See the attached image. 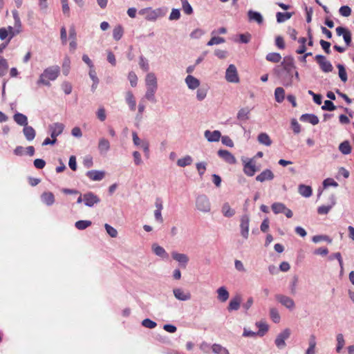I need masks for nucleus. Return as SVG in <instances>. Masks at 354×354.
Returning a JSON list of instances; mask_svg holds the SVG:
<instances>
[{"instance_id": "nucleus-1", "label": "nucleus", "mask_w": 354, "mask_h": 354, "mask_svg": "<svg viewBox=\"0 0 354 354\" xmlns=\"http://www.w3.org/2000/svg\"><path fill=\"white\" fill-rule=\"evenodd\" d=\"M59 74V67L58 66H53L46 68L40 75L37 81V84H44L50 86L49 81H54L57 79Z\"/></svg>"}, {"instance_id": "nucleus-2", "label": "nucleus", "mask_w": 354, "mask_h": 354, "mask_svg": "<svg viewBox=\"0 0 354 354\" xmlns=\"http://www.w3.org/2000/svg\"><path fill=\"white\" fill-rule=\"evenodd\" d=\"M211 203L205 194H200L196 198V208L201 212L209 213L211 211Z\"/></svg>"}, {"instance_id": "nucleus-3", "label": "nucleus", "mask_w": 354, "mask_h": 354, "mask_svg": "<svg viewBox=\"0 0 354 354\" xmlns=\"http://www.w3.org/2000/svg\"><path fill=\"white\" fill-rule=\"evenodd\" d=\"M294 69H295L294 59L290 56H287L283 58L281 64L274 68V71L294 72Z\"/></svg>"}, {"instance_id": "nucleus-4", "label": "nucleus", "mask_w": 354, "mask_h": 354, "mask_svg": "<svg viewBox=\"0 0 354 354\" xmlns=\"http://www.w3.org/2000/svg\"><path fill=\"white\" fill-rule=\"evenodd\" d=\"M290 330L289 328H285L277 335L274 339V344L279 349L282 350L286 348V340L290 337Z\"/></svg>"}, {"instance_id": "nucleus-5", "label": "nucleus", "mask_w": 354, "mask_h": 354, "mask_svg": "<svg viewBox=\"0 0 354 354\" xmlns=\"http://www.w3.org/2000/svg\"><path fill=\"white\" fill-rule=\"evenodd\" d=\"M139 14L145 15V19L149 21H155L158 17L164 15V13H162V11L160 8L153 10L151 8H147L140 10L139 11Z\"/></svg>"}, {"instance_id": "nucleus-6", "label": "nucleus", "mask_w": 354, "mask_h": 354, "mask_svg": "<svg viewBox=\"0 0 354 354\" xmlns=\"http://www.w3.org/2000/svg\"><path fill=\"white\" fill-rule=\"evenodd\" d=\"M275 299L282 306L286 307L289 310H293L295 308V303L294 300L288 296L282 294H277Z\"/></svg>"}, {"instance_id": "nucleus-7", "label": "nucleus", "mask_w": 354, "mask_h": 354, "mask_svg": "<svg viewBox=\"0 0 354 354\" xmlns=\"http://www.w3.org/2000/svg\"><path fill=\"white\" fill-rule=\"evenodd\" d=\"M225 79L227 82L237 83L239 82L236 67L234 64H230L225 72Z\"/></svg>"}, {"instance_id": "nucleus-8", "label": "nucleus", "mask_w": 354, "mask_h": 354, "mask_svg": "<svg viewBox=\"0 0 354 354\" xmlns=\"http://www.w3.org/2000/svg\"><path fill=\"white\" fill-rule=\"evenodd\" d=\"M274 73L280 79L285 86H290L292 84L294 72L274 71Z\"/></svg>"}, {"instance_id": "nucleus-9", "label": "nucleus", "mask_w": 354, "mask_h": 354, "mask_svg": "<svg viewBox=\"0 0 354 354\" xmlns=\"http://www.w3.org/2000/svg\"><path fill=\"white\" fill-rule=\"evenodd\" d=\"M315 60L323 72L329 73L333 71V67L331 63L326 59L325 56L317 55L315 56Z\"/></svg>"}, {"instance_id": "nucleus-10", "label": "nucleus", "mask_w": 354, "mask_h": 354, "mask_svg": "<svg viewBox=\"0 0 354 354\" xmlns=\"http://www.w3.org/2000/svg\"><path fill=\"white\" fill-rule=\"evenodd\" d=\"M84 203L86 206L92 207L100 202V198L91 192H88L83 195Z\"/></svg>"}, {"instance_id": "nucleus-11", "label": "nucleus", "mask_w": 354, "mask_h": 354, "mask_svg": "<svg viewBox=\"0 0 354 354\" xmlns=\"http://www.w3.org/2000/svg\"><path fill=\"white\" fill-rule=\"evenodd\" d=\"M249 224L250 217L248 215L245 214L241 216V234L245 239H248L249 236Z\"/></svg>"}, {"instance_id": "nucleus-12", "label": "nucleus", "mask_w": 354, "mask_h": 354, "mask_svg": "<svg viewBox=\"0 0 354 354\" xmlns=\"http://www.w3.org/2000/svg\"><path fill=\"white\" fill-rule=\"evenodd\" d=\"M64 124L60 122H55L49 125V130L50 131V136L52 138H56L58 136L61 135L64 129Z\"/></svg>"}, {"instance_id": "nucleus-13", "label": "nucleus", "mask_w": 354, "mask_h": 354, "mask_svg": "<svg viewBox=\"0 0 354 354\" xmlns=\"http://www.w3.org/2000/svg\"><path fill=\"white\" fill-rule=\"evenodd\" d=\"M175 298L179 301H188L191 299V294L188 291H184L182 288H176L173 290Z\"/></svg>"}, {"instance_id": "nucleus-14", "label": "nucleus", "mask_w": 354, "mask_h": 354, "mask_svg": "<svg viewBox=\"0 0 354 354\" xmlns=\"http://www.w3.org/2000/svg\"><path fill=\"white\" fill-rule=\"evenodd\" d=\"M171 257L175 261L178 262L180 266H182L183 268H186L189 260L187 254L178 253L175 251L171 252Z\"/></svg>"}, {"instance_id": "nucleus-15", "label": "nucleus", "mask_w": 354, "mask_h": 354, "mask_svg": "<svg viewBox=\"0 0 354 354\" xmlns=\"http://www.w3.org/2000/svg\"><path fill=\"white\" fill-rule=\"evenodd\" d=\"M105 171L102 170H90L86 174V176L93 181H100L105 177Z\"/></svg>"}, {"instance_id": "nucleus-16", "label": "nucleus", "mask_w": 354, "mask_h": 354, "mask_svg": "<svg viewBox=\"0 0 354 354\" xmlns=\"http://www.w3.org/2000/svg\"><path fill=\"white\" fill-rule=\"evenodd\" d=\"M336 32L338 36H342L347 46H350L351 44V32L342 26H339L336 28Z\"/></svg>"}, {"instance_id": "nucleus-17", "label": "nucleus", "mask_w": 354, "mask_h": 354, "mask_svg": "<svg viewBox=\"0 0 354 354\" xmlns=\"http://www.w3.org/2000/svg\"><path fill=\"white\" fill-rule=\"evenodd\" d=\"M111 145L108 139L101 138L99 140L97 149L101 155H106L110 150Z\"/></svg>"}, {"instance_id": "nucleus-18", "label": "nucleus", "mask_w": 354, "mask_h": 354, "mask_svg": "<svg viewBox=\"0 0 354 354\" xmlns=\"http://www.w3.org/2000/svg\"><path fill=\"white\" fill-rule=\"evenodd\" d=\"M146 88H158V81L153 73H149L145 77Z\"/></svg>"}, {"instance_id": "nucleus-19", "label": "nucleus", "mask_w": 354, "mask_h": 354, "mask_svg": "<svg viewBox=\"0 0 354 354\" xmlns=\"http://www.w3.org/2000/svg\"><path fill=\"white\" fill-rule=\"evenodd\" d=\"M274 177L273 172L270 169H265L256 177V180L263 183L266 180H272Z\"/></svg>"}, {"instance_id": "nucleus-20", "label": "nucleus", "mask_w": 354, "mask_h": 354, "mask_svg": "<svg viewBox=\"0 0 354 354\" xmlns=\"http://www.w3.org/2000/svg\"><path fill=\"white\" fill-rule=\"evenodd\" d=\"M185 82L187 87L191 90H195L200 86L199 80L192 75H188L185 77Z\"/></svg>"}, {"instance_id": "nucleus-21", "label": "nucleus", "mask_w": 354, "mask_h": 354, "mask_svg": "<svg viewBox=\"0 0 354 354\" xmlns=\"http://www.w3.org/2000/svg\"><path fill=\"white\" fill-rule=\"evenodd\" d=\"M204 136L209 142H218L221 137V133L217 130L213 131L206 130L204 133Z\"/></svg>"}, {"instance_id": "nucleus-22", "label": "nucleus", "mask_w": 354, "mask_h": 354, "mask_svg": "<svg viewBox=\"0 0 354 354\" xmlns=\"http://www.w3.org/2000/svg\"><path fill=\"white\" fill-rule=\"evenodd\" d=\"M330 205H322L318 207L317 212L319 214H327L330 210L332 209V207L335 205L336 203V199L335 195H331L330 196Z\"/></svg>"}, {"instance_id": "nucleus-23", "label": "nucleus", "mask_w": 354, "mask_h": 354, "mask_svg": "<svg viewBox=\"0 0 354 354\" xmlns=\"http://www.w3.org/2000/svg\"><path fill=\"white\" fill-rule=\"evenodd\" d=\"M218 155L229 164H234L236 162L235 157L228 151L220 149Z\"/></svg>"}, {"instance_id": "nucleus-24", "label": "nucleus", "mask_w": 354, "mask_h": 354, "mask_svg": "<svg viewBox=\"0 0 354 354\" xmlns=\"http://www.w3.org/2000/svg\"><path fill=\"white\" fill-rule=\"evenodd\" d=\"M248 17L250 21H255L258 24H261L263 21V18L261 14L252 10H250L248 12Z\"/></svg>"}, {"instance_id": "nucleus-25", "label": "nucleus", "mask_w": 354, "mask_h": 354, "mask_svg": "<svg viewBox=\"0 0 354 354\" xmlns=\"http://www.w3.org/2000/svg\"><path fill=\"white\" fill-rule=\"evenodd\" d=\"M23 133L28 141H32L35 139L36 136V131L32 127L28 124L24 127Z\"/></svg>"}, {"instance_id": "nucleus-26", "label": "nucleus", "mask_w": 354, "mask_h": 354, "mask_svg": "<svg viewBox=\"0 0 354 354\" xmlns=\"http://www.w3.org/2000/svg\"><path fill=\"white\" fill-rule=\"evenodd\" d=\"M125 101L128 104L129 109L132 111L136 110V102L134 95L131 91H127L125 93Z\"/></svg>"}, {"instance_id": "nucleus-27", "label": "nucleus", "mask_w": 354, "mask_h": 354, "mask_svg": "<svg viewBox=\"0 0 354 354\" xmlns=\"http://www.w3.org/2000/svg\"><path fill=\"white\" fill-rule=\"evenodd\" d=\"M241 298L240 296H236L231 299L227 307L228 311L238 310L240 308Z\"/></svg>"}, {"instance_id": "nucleus-28", "label": "nucleus", "mask_w": 354, "mask_h": 354, "mask_svg": "<svg viewBox=\"0 0 354 354\" xmlns=\"http://www.w3.org/2000/svg\"><path fill=\"white\" fill-rule=\"evenodd\" d=\"M301 122H309L313 125H316L319 123V118L314 114L305 113L300 117Z\"/></svg>"}, {"instance_id": "nucleus-29", "label": "nucleus", "mask_w": 354, "mask_h": 354, "mask_svg": "<svg viewBox=\"0 0 354 354\" xmlns=\"http://www.w3.org/2000/svg\"><path fill=\"white\" fill-rule=\"evenodd\" d=\"M41 199L48 206H50L55 203L54 194L50 192H44L41 196Z\"/></svg>"}, {"instance_id": "nucleus-30", "label": "nucleus", "mask_w": 354, "mask_h": 354, "mask_svg": "<svg viewBox=\"0 0 354 354\" xmlns=\"http://www.w3.org/2000/svg\"><path fill=\"white\" fill-rule=\"evenodd\" d=\"M216 292L218 294L217 299L221 302H225L229 299L230 294L225 287L218 288Z\"/></svg>"}, {"instance_id": "nucleus-31", "label": "nucleus", "mask_w": 354, "mask_h": 354, "mask_svg": "<svg viewBox=\"0 0 354 354\" xmlns=\"http://www.w3.org/2000/svg\"><path fill=\"white\" fill-rule=\"evenodd\" d=\"M221 212L225 217L231 218L232 217L236 212L234 209H232L229 203H224L221 207Z\"/></svg>"}, {"instance_id": "nucleus-32", "label": "nucleus", "mask_w": 354, "mask_h": 354, "mask_svg": "<svg viewBox=\"0 0 354 354\" xmlns=\"http://www.w3.org/2000/svg\"><path fill=\"white\" fill-rule=\"evenodd\" d=\"M13 119L15 122L20 125L25 127L28 125V118L26 115H25L23 113H17L13 115Z\"/></svg>"}, {"instance_id": "nucleus-33", "label": "nucleus", "mask_w": 354, "mask_h": 354, "mask_svg": "<svg viewBox=\"0 0 354 354\" xmlns=\"http://www.w3.org/2000/svg\"><path fill=\"white\" fill-rule=\"evenodd\" d=\"M250 109L248 107L241 108L237 113L236 118L240 121H246L250 118Z\"/></svg>"}, {"instance_id": "nucleus-34", "label": "nucleus", "mask_w": 354, "mask_h": 354, "mask_svg": "<svg viewBox=\"0 0 354 354\" xmlns=\"http://www.w3.org/2000/svg\"><path fill=\"white\" fill-rule=\"evenodd\" d=\"M244 173L248 176H253L257 171L256 166L250 160L244 165Z\"/></svg>"}, {"instance_id": "nucleus-35", "label": "nucleus", "mask_w": 354, "mask_h": 354, "mask_svg": "<svg viewBox=\"0 0 354 354\" xmlns=\"http://www.w3.org/2000/svg\"><path fill=\"white\" fill-rule=\"evenodd\" d=\"M298 192L304 197L308 198L312 195L313 191L311 187L305 185H299Z\"/></svg>"}, {"instance_id": "nucleus-36", "label": "nucleus", "mask_w": 354, "mask_h": 354, "mask_svg": "<svg viewBox=\"0 0 354 354\" xmlns=\"http://www.w3.org/2000/svg\"><path fill=\"white\" fill-rule=\"evenodd\" d=\"M152 250L153 252L158 257H160L163 259H167L169 257V254L165 251V250L157 244H153L152 245Z\"/></svg>"}, {"instance_id": "nucleus-37", "label": "nucleus", "mask_w": 354, "mask_h": 354, "mask_svg": "<svg viewBox=\"0 0 354 354\" xmlns=\"http://www.w3.org/2000/svg\"><path fill=\"white\" fill-rule=\"evenodd\" d=\"M336 341H337V345H336L335 351L337 353H340L346 344V341H345L343 334L338 333L336 335Z\"/></svg>"}, {"instance_id": "nucleus-38", "label": "nucleus", "mask_w": 354, "mask_h": 354, "mask_svg": "<svg viewBox=\"0 0 354 354\" xmlns=\"http://www.w3.org/2000/svg\"><path fill=\"white\" fill-rule=\"evenodd\" d=\"M193 162V158L189 155H187L177 160V165L180 167H185L190 165Z\"/></svg>"}, {"instance_id": "nucleus-39", "label": "nucleus", "mask_w": 354, "mask_h": 354, "mask_svg": "<svg viewBox=\"0 0 354 354\" xmlns=\"http://www.w3.org/2000/svg\"><path fill=\"white\" fill-rule=\"evenodd\" d=\"M257 140L259 143L267 147L270 146L272 144V140L266 133H261L258 136Z\"/></svg>"}, {"instance_id": "nucleus-40", "label": "nucleus", "mask_w": 354, "mask_h": 354, "mask_svg": "<svg viewBox=\"0 0 354 354\" xmlns=\"http://www.w3.org/2000/svg\"><path fill=\"white\" fill-rule=\"evenodd\" d=\"M292 15H293L292 12H278L276 14L277 21L280 24L283 23L284 21H287L288 19H290L292 17Z\"/></svg>"}, {"instance_id": "nucleus-41", "label": "nucleus", "mask_w": 354, "mask_h": 354, "mask_svg": "<svg viewBox=\"0 0 354 354\" xmlns=\"http://www.w3.org/2000/svg\"><path fill=\"white\" fill-rule=\"evenodd\" d=\"M212 350L214 354H230L228 350L225 347L218 344H214L212 346Z\"/></svg>"}, {"instance_id": "nucleus-42", "label": "nucleus", "mask_w": 354, "mask_h": 354, "mask_svg": "<svg viewBox=\"0 0 354 354\" xmlns=\"http://www.w3.org/2000/svg\"><path fill=\"white\" fill-rule=\"evenodd\" d=\"M124 29L121 25H117L113 30V37L115 41H119L123 36Z\"/></svg>"}, {"instance_id": "nucleus-43", "label": "nucleus", "mask_w": 354, "mask_h": 354, "mask_svg": "<svg viewBox=\"0 0 354 354\" xmlns=\"http://www.w3.org/2000/svg\"><path fill=\"white\" fill-rule=\"evenodd\" d=\"M147 88V90H146V92L145 94V97L150 102H156V100L155 94H156L158 88Z\"/></svg>"}, {"instance_id": "nucleus-44", "label": "nucleus", "mask_w": 354, "mask_h": 354, "mask_svg": "<svg viewBox=\"0 0 354 354\" xmlns=\"http://www.w3.org/2000/svg\"><path fill=\"white\" fill-rule=\"evenodd\" d=\"M299 282V278L297 275H295L292 277L290 283H289V288L290 293L295 295L297 293V288Z\"/></svg>"}, {"instance_id": "nucleus-45", "label": "nucleus", "mask_w": 354, "mask_h": 354, "mask_svg": "<svg viewBox=\"0 0 354 354\" xmlns=\"http://www.w3.org/2000/svg\"><path fill=\"white\" fill-rule=\"evenodd\" d=\"M256 326L259 328L257 335L263 337L268 330V325L266 322H259L256 323Z\"/></svg>"}, {"instance_id": "nucleus-46", "label": "nucleus", "mask_w": 354, "mask_h": 354, "mask_svg": "<svg viewBox=\"0 0 354 354\" xmlns=\"http://www.w3.org/2000/svg\"><path fill=\"white\" fill-rule=\"evenodd\" d=\"M274 97L277 102H282L285 97V91L282 87H277L274 91Z\"/></svg>"}, {"instance_id": "nucleus-47", "label": "nucleus", "mask_w": 354, "mask_h": 354, "mask_svg": "<svg viewBox=\"0 0 354 354\" xmlns=\"http://www.w3.org/2000/svg\"><path fill=\"white\" fill-rule=\"evenodd\" d=\"M339 150L344 155L349 154L351 151V147L348 141H344L339 146Z\"/></svg>"}, {"instance_id": "nucleus-48", "label": "nucleus", "mask_w": 354, "mask_h": 354, "mask_svg": "<svg viewBox=\"0 0 354 354\" xmlns=\"http://www.w3.org/2000/svg\"><path fill=\"white\" fill-rule=\"evenodd\" d=\"M270 319L273 321V322L277 324L279 323L281 320V316L278 310L276 308H271L270 309Z\"/></svg>"}, {"instance_id": "nucleus-49", "label": "nucleus", "mask_w": 354, "mask_h": 354, "mask_svg": "<svg viewBox=\"0 0 354 354\" xmlns=\"http://www.w3.org/2000/svg\"><path fill=\"white\" fill-rule=\"evenodd\" d=\"M271 207L273 212L276 214L283 213L286 210V205L281 203H274Z\"/></svg>"}, {"instance_id": "nucleus-50", "label": "nucleus", "mask_w": 354, "mask_h": 354, "mask_svg": "<svg viewBox=\"0 0 354 354\" xmlns=\"http://www.w3.org/2000/svg\"><path fill=\"white\" fill-rule=\"evenodd\" d=\"M266 59L273 63H279L281 59V56L278 53H270L266 55Z\"/></svg>"}, {"instance_id": "nucleus-51", "label": "nucleus", "mask_w": 354, "mask_h": 354, "mask_svg": "<svg viewBox=\"0 0 354 354\" xmlns=\"http://www.w3.org/2000/svg\"><path fill=\"white\" fill-rule=\"evenodd\" d=\"M92 224L91 221L87 220H81L75 222V226L80 230H83L91 226Z\"/></svg>"}, {"instance_id": "nucleus-52", "label": "nucleus", "mask_w": 354, "mask_h": 354, "mask_svg": "<svg viewBox=\"0 0 354 354\" xmlns=\"http://www.w3.org/2000/svg\"><path fill=\"white\" fill-rule=\"evenodd\" d=\"M8 68V64L7 60L3 57H0V77L6 75Z\"/></svg>"}, {"instance_id": "nucleus-53", "label": "nucleus", "mask_w": 354, "mask_h": 354, "mask_svg": "<svg viewBox=\"0 0 354 354\" xmlns=\"http://www.w3.org/2000/svg\"><path fill=\"white\" fill-rule=\"evenodd\" d=\"M337 67L339 70L338 74L339 78L343 82H346L348 80V77L344 66L342 64H337Z\"/></svg>"}, {"instance_id": "nucleus-54", "label": "nucleus", "mask_w": 354, "mask_h": 354, "mask_svg": "<svg viewBox=\"0 0 354 354\" xmlns=\"http://www.w3.org/2000/svg\"><path fill=\"white\" fill-rule=\"evenodd\" d=\"M182 3V8L184 12L187 15H191L193 13V9L187 0H180Z\"/></svg>"}, {"instance_id": "nucleus-55", "label": "nucleus", "mask_w": 354, "mask_h": 354, "mask_svg": "<svg viewBox=\"0 0 354 354\" xmlns=\"http://www.w3.org/2000/svg\"><path fill=\"white\" fill-rule=\"evenodd\" d=\"M104 228L107 232V234L112 238H115L118 236V231L113 227L110 225L106 223L104 225Z\"/></svg>"}, {"instance_id": "nucleus-56", "label": "nucleus", "mask_w": 354, "mask_h": 354, "mask_svg": "<svg viewBox=\"0 0 354 354\" xmlns=\"http://www.w3.org/2000/svg\"><path fill=\"white\" fill-rule=\"evenodd\" d=\"M207 88H200L197 90L196 91V98L198 101H202L203 100L206 96H207Z\"/></svg>"}, {"instance_id": "nucleus-57", "label": "nucleus", "mask_w": 354, "mask_h": 354, "mask_svg": "<svg viewBox=\"0 0 354 354\" xmlns=\"http://www.w3.org/2000/svg\"><path fill=\"white\" fill-rule=\"evenodd\" d=\"M322 110L333 111L336 109V106L334 105L332 101L325 100L324 104L322 106Z\"/></svg>"}, {"instance_id": "nucleus-58", "label": "nucleus", "mask_w": 354, "mask_h": 354, "mask_svg": "<svg viewBox=\"0 0 354 354\" xmlns=\"http://www.w3.org/2000/svg\"><path fill=\"white\" fill-rule=\"evenodd\" d=\"M196 167L199 176L201 177L203 176L206 171L207 163L205 162H198L196 163Z\"/></svg>"}, {"instance_id": "nucleus-59", "label": "nucleus", "mask_w": 354, "mask_h": 354, "mask_svg": "<svg viewBox=\"0 0 354 354\" xmlns=\"http://www.w3.org/2000/svg\"><path fill=\"white\" fill-rule=\"evenodd\" d=\"M225 41V39L220 37H213L211 39L207 42V46H213L216 44H220L224 43Z\"/></svg>"}, {"instance_id": "nucleus-60", "label": "nucleus", "mask_w": 354, "mask_h": 354, "mask_svg": "<svg viewBox=\"0 0 354 354\" xmlns=\"http://www.w3.org/2000/svg\"><path fill=\"white\" fill-rule=\"evenodd\" d=\"M70 64H71V61H70L69 57H65L64 59V62H63V64H62V68H63L62 71H63V74L64 75H67L69 73Z\"/></svg>"}, {"instance_id": "nucleus-61", "label": "nucleus", "mask_w": 354, "mask_h": 354, "mask_svg": "<svg viewBox=\"0 0 354 354\" xmlns=\"http://www.w3.org/2000/svg\"><path fill=\"white\" fill-rule=\"evenodd\" d=\"M139 66L145 71H147L149 69V65L148 61L143 56L140 57Z\"/></svg>"}, {"instance_id": "nucleus-62", "label": "nucleus", "mask_w": 354, "mask_h": 354, "mask_svg": "<svg viewBox=\"0 0 354 354\" xmlns=\"http://www.w3.org/2000/svg\"><path fill=\"white\" fill-rule=\"evenodd\" d=\"M142 325L145 328L152 329L157 326V324L155 322L147 318L142 320Z\"/></svg>"}, {"instance_id": "nucleus-63", "label": "nucleus", "mask_w": 354, "mask_h": 354, "mask_svg": "<svg viewBox=\"0 0 354 354\" xmlns=\"http://www.w3.org/2000/svg\"><path fill=\"white\" fill-rule=\"evenodd\" d=\"M128 80H129L132 87L136 86L138 82V77L134 72L131 71L129 73Z\"/></svg>"}, {"instance_id": "nucleus-64", "label": "nucleus", "mask_w": 354, "mask_h": 354, "mask_svg": "<svg viewBox=\"0 0 354 354\" xmlns=\"http://www.w3.org/2000/svg\"><path fill=\"white\" fill-rule=\"evenodd\" d=\"M180 17V12L178 9L173 8L169 15V19L171 21L178 20Z\"/></svg>"}]
</instances>
